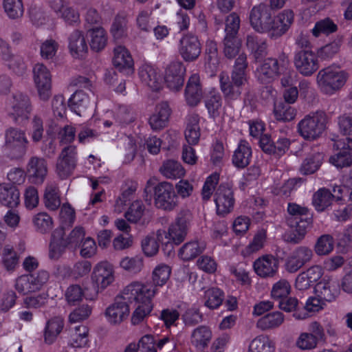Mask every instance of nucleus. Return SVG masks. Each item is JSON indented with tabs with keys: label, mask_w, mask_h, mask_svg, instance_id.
Here are the masks:
<instances>
[{
	"label": "nucleus",
	"mask_w": 352,
	"mask_h": 352,
	"mask_svg": "<svg viewBox=\"0 0 352 352\" xmlns=\"http://www.w3.org/2000/svg\"><path fill=\"white\" fill-rule=\"evenodd\" d=\"M200 127L197 116H191L185 131V138L190 145H195L200 138Z\"/></svg>",
	"instance_id": "nucleus-44"
},
{
	"label": "nucleus",
	"mask_w": 352,
	"mask_h": 352,
	"mask_svg": "<svg viewBox=\"0 0 352 352\" xmlns=\"http://www.w3.org/2000/svg\"><path fill=\"white\" fill-rule=\"evenodd\" d=\"M160 171L168 179L180 178L184 175L185 171L180 163L175 160H167L163 163Z\"/></svg>",
	"instance_id": "nucleus-42"
},
{
	"label": "nucleus",
	"mask_w": 352,
	"mask_h": 352,
	"mask_svg": "<svg viewBox=\"0 0 352 352\" xmlns=\"http://www.w3.org/2000/svg\"><path fill=\"white\" fill-rule=\"evenodd\" d=\"M205 105L210 117L219 116L221 107V97L219 94L210 92L205 100Z\"/></svg>",
	"instance_id": "nucleus-56"
},
{
	"label": "nucleus",
	"mask_w": 352,
	"mask_h": 352,
	"mask_svg": "<svg viewBox=\"0 0 352 352\" xmlns=\"http://www.w3.org/2000/svg\"><path fill=\"white\" fill-rule=\"evenodd\" d=\"M272 16V9L267 4L261 3L254 6L249 14L250 25L260 33Z\"/></svg>",
	"instance_id": "nucleus-20"
},
{
	"label": "nucleus",
	"mask_w": 352,
	"mask_h": 352,
	"mask_svg": "<svg viewBox=\"0 0 352 352\" xmlns=\"http://www.w3.org/2000/svg\"><path fill=\"white\" fill-rule=\"evenodd\" d=\"M294 64L304 76H311L319 68L318 56L310 50H297L294 56Z\"/></svg>",
	"instance_id": "nucleus-10"
},
{
	"label": "nucleus",
	"mask_w": 352,
	"mask_h": 352,
	"mask_svg": "<svg viewBox=\"0 0 352 352\" xmlns=\"http://www.w3.org/2000/svg\"><path fill=\"white\" fill-rule=\"evenodd\" d=\"M64 236L63 226L55 229L52 232L49 245V258L50 259L56 261L59 259L65 252L67 248L69 247Z\"/></svg>",
	"instance_id": "nucleus-24"
},
{
	"label": "nucleus",
	"mask_w": 352,
	"mask_h": 352,
	"mask_svg": "<svg viewBox=\"0 0 352 352\" xmlns=\"http://www.w3.org/2000/svg\"><path fill=\"white\" fill-rule=\"evenodd\" d=\"M255 74L261 83L270 82L275 77L280 74L278 60L272 58L265 59L256 68Z\"/></svg>",
	"instance_id": "nucleus-21"
},
{
	"label": "nucleus",
	"mask_w": 352,
	"mask_h": 352,
	"mask_svg": "<svg viewBox=\"0 0 352 352\" xmlns=\"http://www.w3.org/2000/svg\"><path fill=\"white\" fill-rule=\"evenodd\" d=\"M290 290L291 286L289 282L286 280H280L273 285L271 292L272 300L261 301L255 304L253 308H274V307L283 308L281 307L283 299L287 298Z\"/></svg>",
	"instance_id": "nucleus-16"
},
{
	"label": "nucleus",
	"mask_w": 352,
	"mask_h": 352,
	"mask_svg": "<svg viewBox=\"0 0 352 352\" xmlns=\"http://www.w3.org/2000/svg\"><path fill=\"white\" fill-rule=\"evenodd\" d=\"M313 223L312 214L309 213L306 215H296L288 217L287 223L291 228H295L296 230H305L311 227Z\"/></svg>",
	"instance_id": "nucleus-54"
},
{
	"label": "nucleus",
	"mask_w": 352,
	"mask_h": 352,
	"mask_svg": "<svg viewBox=\"0 0 352 352\" xmlns=\"http://www.w3.org/2000/svg\"><path fill=\"white\" fill-rule=\"evenodd\" d=\"M87 36L90 38V47L95 52L101 51L107 44L106 32L102 27L91 28L87 32Z\"/></svg>",
	"instance_id": "nucleus-37"
},
{
	"label": "nucleus",
	"mask_w": 352,
	"mask_h": 352,
	"mask_svg": "<svg viewBox=\"0 0 352 352\" xmlns=\"http://www.w3.org/2000/svg\"><path fill=\"white\" fill-rule=\"evenodd\" d=\"M120 266L131 273L136 274L141 271L143 266V261L142 259L139 257H126L120 261Z\"/></svg>",
	"instance_id": "nucleus-64"
},
{
	"label": "nucleus",
	"mask_w": 352,
	"mask_h": 352,
	"mask_svg": "<svg viewBox=\"0 0 352 352\" xmlns=\"http://www.w3.org/2000/svg\"><path fill=\"white\" fill-rule=\"evenodd\" d=\"M185 67L181 62H173L166 69L164 81L171 90L179 91L184 83Z\"/></svg>",
	"instance_id": "nucleus-18"
},
{
	"label": "nucleus",
	"mask_w": 352,
	"mask_h": 352,
	"mask_svg": "<svg viewBox=\"0 0 352 352\" xmlns=\"http://www.w3.org/2000/svg\"><path fill=\"white\" fill-rule=\"evenodd\" d=\"M252 148L248 142L241 140L232 156V163L238 168H244L250 163Z\"/></svg>",
	"instance_id": "nucleus-30"
},
{
	"label": "nucleus",
	"mask_w": 352,
	"mask_h": 352,
	"mask_svg": "<svg viewBox=\"0 0 352 352\" xmlns=\"http://www.w3.org/2000/svg\"><path fill=\"white\" fill-rule=\"evenodd\" d=\"M34 82L41 100L47 101L52 95V75L50 70L42 63L33 67Z\"/></svg>",
	"instance_id": "nucleus-12"
},
{
	"label": "nucleus",
	"mask_w": 352,
	"mask_h": 352,
	"mask_svg": "<svg viewBox=\"0 0 352 352\" xmlns=\"http://www.w3.org/2000/svg\"><path fill=\"white\" fill-rule=\"evenodd\" d=\"M89 96L82 91L77 90L68 100L69 108L78 116L84 114L89 106Z\"/></svg>",
	"instance_id": "nucleus-35"
},
{
	"label": "nucleus",
	"mask_w": 352,
	"mask_h": 352,
	"mask_svg": "<svg viewBox=\"0 0 352 352\" xmlns=\"http://www.w3.org/2000/svg\"><path fill=\"white\" fill-rule=\"evenodd\" d=\"M246 46L250 51L251 55L256 62L261 61L267 54L266 41L259 38L256 36L248 35L246 38Z\"/></svg>",
	"instance_id": "nucleus-32"
},
{
	"label": "nucleus",
	"mask_w": 352,
	"mask_h": 352,
	"mask_svg": "<svg viewBox=\"0 0 352 352\" xmlns=\"http://www.w3.org/2000/svg\"><path fill=\"white\" fill-rule=\"evenodd\" d=\"M69 49L73 56L78 57L86 53L88 49L82 31L74 30L68 37Z\"/></svg>",
	"instance_id": "nucleus-33"
},
{
	"label": "nucleus",
	"mask_w": 352,
	"mask_h": 352,
	"mask_svg": "<svg viewBox=\"0 0 352 352\" xmlns=\"http://www.w3.org/2000/svg\"><path fill=\"white\" fill-rule=\"evenodd\" d=\"M223 53L230 59L234 58L241 47V40L237 36H225L223 39Z\"/></svg>",
	"instance_id": "nucleus-49"
},
{
	"label": "nucleus",
	"mask_w": 352,
	"mask_h": 352,
	"mask_svg": "<svg viewBox=\"0 0 352 352\" xmlns=\"http://www.w3.org/2000/svg\"><path fill=\"white\" fill-rule=\"evenodd\" d=\"M294 14L291 10H285L276 17H270L260 33H267L270 38L276 40L284 35L294 22Z\"/></svg>",
	"instance_id": "nucleus-7"
},
{
	"label": "nucleus",
	"mask_w": 352,
	"mask_h": 352,
	"mask_svg": "<svg viewBox=\"0 0 352 352\" xmlns=\"http://www.w3.org/2000/svg\"><path fill=\"white\" fill-rule=\"evenodd\" d=\"M20 203L19 189L10 184H0V204L8 208L17 207Z\"/></svg>",
	"instance_id": "nucleus-29"
},
{
	"label": "nucleus",
	"mask_w": 352,
	"mask_h": 352,
	"mask_svg": "<svg viewBox=\"0 0 352 352\" xmlns=\"http://www.w3.org/2000/svg\"><path fill=\"white\" fill-rule=\"evenodd\" d=\"M323 270L319 265H313L299 274L296 279V287L298 290L309 289L312 285L323 278Z\"/></svg>",
	"instance_id": "nucleus-26"
},
{
	"label": "nucleus",
	"mask_w": 352,
	"mask_h": 352,
	"mask_svg": "<svg viewBox=\"0 0 352 352\" xmlns=\"http://www.w3.org/2000/svg\"><path fill=\"white\" fill-rule=\"evenodd\" d=\"M91 269V263L88 261L76 262L72 268L69 269V275L74 278H79L87 275Z\"/></svg>",
	"instance_id": "nucleus-63"
},
{
	"label": "nucleus",
	"mask_w": 352,
	"mask_h": 352,
	"mask_svg": "<svg viewBox=\"0 0 352 352\" xmlns=\"http://www.w3.org/2000/svg\"><path fill=\"white\" fill-rule=\"evenodd\" d=\"M333 199L340 200V197L333 195L329 189L320 188L314 194L312 204L318 212H323L331 205Z\"/></svg>",
	"instance_id": "nucleus-31"
},
{
	"label": "nucleus",
	"mask_w": 352,
	"mask_h": 352,
	"mask_svg": "<svg viewBox=\"0 0 352 352\" xmlns=\"http://www.w3.org/2000/svg\"><path fill=\"white\" fill-rule=\"evenodd\" d=\"M77 163V148L75 146H65L61 151L56 162V171L61 179L69 177Z\"/></svg>",
	"instance_id": "nucleus-11"
},
{
	"label": "nucleus",
	"mask_w": 352,
	"mask_h": 352,
	"mask_svg": "<svg viewBox=\"0 0 352 352\" xmlns=\"http://www.w3.org/2000/svg\"><path fill=\"white\" fill-rule=\"evenodd\" d=\"M32 221L36 230L42 234L50 232L52 228V219L46 212L38 213L34 216Z\"/></svg>",
	"instance_id": "nucleus-53"
},
{
	"label": "nucleus",
	"mask_w": 352,
	"mask_h": 352,
	"mask_svg": "<svg viewBox=\"0 0 352 352\" xmlns=\"http://www.w3.org/2000/svg\"><path fill=\"white\" fill-rule=\"evenodd\" d=\"M191 214L189 211L180 212L172 223L166 234L176 245L180 244L187 234L188 227L190 221Z\"/></svg>",
	"instance_id": "nucleus-17"
},
{
	"label": "nucleus",
	"mask_w": 352,
	"mask_h": 352,
	"mask_svg": "<svg viewBox=\"0 0 352 352\" xmlns=\"http://www.w3.org/2000/svg\"><path fill=\"white\" fill-rule=\"evenodd\" d=\"M26 169L27 174L32 182L41 184L47 173V162L43 158L34 156L29 160Z\"/></svg>",
	"instance_id": "nucleus-25"
},
{
	"label": "nucleus",
	"mask_w": 352,
	"mask_h": 352,
	"mask_svg": "<svg viewBox=\"0 0 352 352\" xmlns=\"http://www.w3.org/2000/svg\"><path fill=\"white\" fill-rule=\"evenodd\" d=\"M178 52L184 61H195L201 52V44L198 36L192 33L184 34L179 41Z\"/></svg>",
	"instance_id": "nucleus-13"
},
{
	"label": "nucleus",
	"mask_w": 352,
	"mask_h": 352,
	"mask_svg": "<svg viewBox=\"0 0 352 352\" xmlns=\"http://www.w3.org/2000/svg\"><path fill=\"white\" fill-rule=\"evenodd\" d=\"M128 20L125 15L117 14L111 24L110 32L116 41L121 40L127 36Z\"/></svg>",
	"instance_id": "nucleus-39"
},
{
	"label": "nucleus",
	"mask_w": 352,
	"mask_h": 352,
	"mask_svg": "<svg viewBox=\"0 0 352 352\" xmlns=\"http://www.w3.org/2000/svg\"><path fill=\"white\" fill-rule=\"evenodd\" d=\"M155 204L157 208L171 211L177 205V196L173 186L167 182L157 184L153 188Z\"/></svg>",
	"instance_id": "nucleus-9"
},
{
	"label": "nucleus",
	"mask_w": 352,
	"mask_h": 352,
	"mask_svg": "<svg viewBox=\"0 0 352 352\" xmlns=\"http://www.w3.org/2000/svg\"><path fill=\"white\" fill-rule=\"evenodd\" d=\"M214 202L218 215L224 216L232 210L234 204V193L228 184L219 186L214 194Z\"/></svg>",
	"instance_id": "nucleus-15"
},
{
	"label": "nucleus",
	"mask_w": 352,
	"mask_h": 352,
	"mask_svg": "<svg viewBox=\"0 0 352 352\" xmlns=\"http://www.w3.org/2000/svg\"><path fill=\"white\" fill-rule=\"evenodd\" d=\"M211 339L212 331L208 327L204 325L195 329L191 334L192 344L200 350L207 347Z\"/></svg>",
	"instance_id": "nucleus-36"
},
{
	"label": "nucleus",
	"mask_w": 352,
	"mask_h": 352,
	"mask_svg": "<svg viewBox=\"0 0 352 352\" xmlns=\"http://www.w3.org/2000/svg\"><path fill=\"white\" fill-rule=\"evenodd\" d=\"M240 18L236 12H232L226 19V36H237L240 28Z\"/></svg>",
	"instance_id": "nucleus-59"
},
{
	"label": "nucleus",
	"mask_w": 352,
	"mask_h": 352,
	"mask_svg": "<svg viewBox=\"0 0 352 352\" xmlns=\"http://www.w3.org/2000/svg\"><path fill=\"white\" fill-rule=\"evenodd\" d=\"M274 344L267 336L260 335L254 338L248 352H274Z\"/></svg>",
	"instance_id": "nucleus-41"
},
{
	"label": "nucleus",
	"mask_w": 352,
	"mask_h": 352,
	"mask_svg": "<svg viewBox=\"0 0 352 352\" xmlns=\"http://www.w3.org/2000/svg\"><path fill=\"white\" fill-rule=\"evenodd\" d=\"M274 113L277 120L289 122L295 118L296 111L285 102H278L274 104Z\"/></svg>",
	"instance_id": "nucleus-43"
},
{
	"label": "nucleus",
	"mask_w": 352,
	"mask_h": 352,
	"mask_svg": "<svg viewBox=\"0 0 352 352\" xmlns=\"http://www.w3.org/2000/svg\"><path fill=\"white\" fill-rule=\"evenodd\" d=\"M322 155L316 153L308 155L302 162L300 171L303 175L314 173L320 166L322 161Z\"/></svg>",
	"instance_id": "nucleus-47"
},
{
	"label": "nucleus",
	"mask_w": 352,
	"mask_h": 352,
	"mask_svg": "<svg viewBox=\"0 0 352 352\" xmlns=\"http://www.w3.org/2000/svg\"><path fill=\"white\" fill-rule=\"evenodd\" d=\"M327 115L322 111L311 112L298 124V131L307 140H314L321 135L326 128Z\"/></svg>",
	"instance_id": "nucleus-4"
},
{
	"label": "nucleus",
	"mask_w": 352,
	"mask_h": 352,
	"mask_svg": "<svg viewBox=\"0 0 352 352\" xmlns=\"http://www.w3.org/2000/svg\"><path fill=\"white\" fill-rule=\"evenodd\" d=\"M15 287L17 291L23 294L36 291L30 274H25L19 277L16 280Z\"/></svg>",
	"instance_id": "nucleus-61"
},
{
	"label": "nucleus",
	"mask_w": 352,
	"mask_h": 352,
	"mask_svg": "<svg viewBox=\"0 0 352 352\" xmlns=\"http://www.w3.org/2000/svg\"><path fill=\"white\" fill-rule=\"evenodd\" d=\"M2 263L8 271L14 270L19 263V256L13 248L9 245L3 248L2 252Z\"/></svg>",
	"instance_id": "nucleus-55"
},
{
	"label": "nucleus",
	"mask_w": 352,
	"mask_h": 352,
	"mask_svg": "<svg viewBox=\"0 0 352 352\" xmlns=\"http://www.w3.org/2000/svg\"><path fill=\"white\" fill-rule=\"evenodd\" d=\"M64 327V320L60 316L49 320L44 331V341L47 344H53Z\"/></svg>",
	"instance_id": "nucleus-34"
},
{
	"label": "nucleus",
	"mask_w": 352,
	"mask_h": 352,
	"mask_svg": "<svg viewBox=\"0 0 352 352\" xmlns=\"http://www.w3.org/2000/svg\"><path fill=\"white\" fill-rule=\"evenodd\" d=\"M348 78L349 74L346 71L338 67L329 66L318 72L316 82L322 93L331 96L344 86Z\"/></svg>",
	"instance_id": "nucleus-3"
},
{
	"label": "nucleus",
	"mask_w": 352,
	"mask_h": 352,
	"mask_svg": "<svg viewBox=\"0 0 352 352\" xmlns=\"http://www.w3.org/2000/svg\"><path fill=\"white\" fill-rule=\"evenodd\" d=\"M44 202L46 208L50 210H56L60 207V199L56 185H47L44 193Z\"/></svg>",
	"instance_id": "nucleus-45"
},
{
	"label": "nucleus",
	"mask_w": 352,
	"mask_h": 352,
	"mask_svg": "<svg viewBox=\"0 0 352 352\" xmlns=\"http://www.w3.org/2000/svg\"><path fill=\"white\" fill-rule=\"evenodd\" d=\"M170 275V268L166 265H159L155 268L153 272L152 279L153 285L152 286V289H154L155 292L157 291V286H162L164 285L166 281L168 280ZM149 285V284H147Z\"/></svg>",
	"instance_id": "nucleus-51"
},
{
	"label": "nucleus",
	"mask_w": 352,
	"mask_h": 352,
	"mask_svg": "<svg viewBox=\"0 0 352 352\" xmlns=\"http://www.w3.org/2000/svg\"><path fill=\"white\" fill-rule=\"evenodd\" d=\"M139 76L143 83L153 91H158L162 86V79L157 69L149 65H143L139 69Z\"/></svg>",
	"instance_id": "nucleus-28"
},
{
	"label": "nucleus",
	"mask_w": 352,
	"mask_h": 352,
	"mask_svg": "<svg viewBox=\"0 0 352 352\" xmlns=\"http://www.w3.org/2000/svg\"><path fill=\"white\" fill-rule=\"evenodd\" d=\"M333 147L338 153L329 158V162L340 168L350 166L352 164V138L346 137L338 140Z\"/></svg>",
	"instance_id": "nucleus-14"
},
{
	"label": "nucleus",
	"mask_w": 352,
	"mask_h": 352,
	"mask_svg": "<svg viewBox=\"0 0 352 352\" xmlns=\"http://www.w3.org/2000/svg\"><path fill=\"white\" fill-rule=\"evenodd\" d=\"M6 109L8 116L15 123L24 124L30 118L32 106L28 95L16 92L8 100Z\"/></svg>",
	"instance_id": "nucleus-6"
},
{
	"label": "nucleus",
	"mask_w": 352,
	"mask_h": 352,
	"mask_svg": "<svg viewBox=\"0 0 352 352\" xmlns=\"http://www.w3.org/2000/svg\"><path fill=\"white\" fill-rule=\"evenodd\" d=\"M28 144L24 131L14 127L6 130L4 148L11 160L22 159L26 154Z\"/></svg>",
	"instance_id": "nucleus-5"
},
{
	"label": "nucleus",
	"mask_w": 352,
	"mask_h": 352,
	"mask_svg": "<svg viewBox=\"0 0 352 352\" xmlns=\"http://www.w3.org/2000/svg\"><path fill=\"white\" fill-rule=\"evenodd\" d=\"M113 65L120 73L130 75L133 73V60L129 51L119 45L114 49Z\"/></svg>",
	"instance_id": "nucleus-22"
},
{
	"label": "nucleus",
	"mask_w": 352,
	"mask_h": 352,
	"mask_svg": "<svg viewBox=\"0 0 352 352\" xmlns=\"http://www.w3.org/2000/svg\"><path fill=\"white\" fill-rule=\"evenodd\" d=\"M92 280L99 290L104 289L114 280L113 265L107 261H102L97 264L92 274Z\"/></svg>",
	"instance_id": "nucleus-19"
},
{
	"label": "nucleus",
	"mask_w": 352,
	"mask_h": 352,
	"mask_svg": "<svg viewBox=\"0 0 352 352\" xmlns=\"http://www.w3.org/2000/svg\"><path fill=\"white\" fill-rule=\"evenodd\" d=\"M279 262L272 255H265L254 262V270L262 278L273 277L278 269Z\"/></svg>",
	"instance_id": "nucleus-23"
},
{
	"label": "nucleus",
	"mask_w": 352,
	"mask_h": 352,
	"mask_svg": "<svg viewBox=\"0 0 352 352\" xmlns=\"http://www.w3.org/2000/svg\"><path fill=\"white\" fill-rule=\"evenodd\" d=\"M157 240L162 243V251L164 254L170 256L174 254V245H176L175 242L166 234V232L164 230H158L156 232Z\"/></svg>",
	"instance_id": "nucleus-62"
},
{
	"label": "nucleus",
	"mask_w": 352,
	"mask_h": 352,
	"mask_svg": "<svg viewBox=\"0 0 352 352\" xmlns=\"http://www.w3.org/2000/svg\"><path fill=\"white\" fill-rule=\"evenodd\" d=\"M336 285V283L333 282L330 276H324L314 287L317 298L309 297L307 299L304 308H309V306L323 308V306H327L326 302H331L335 299V294L332 292L331 287Z\"/></svg>",
	"instance_id": "nucleus-8"
},
{
	"label": "nucleus",
	"mask_w": 352,
	"mask_h": 352,
	"mask_svg": "<svg viewBox=\"0 0 352 352\" xmlns=\"http://www.w3.org/2000/svg\"><path fill=\"white\" fill-rule=\"evenodd\" d=\"M3 8L11 19H16L23 16L24 8L22 0H4Z\"/></svg>",
	"instance_id": "nucleus-52"
},
{
	"label": "nucleus",
	"mask_w": 352,
	"mask_h": 352,
	"mask_svg": "<svg viewBox=\"0 0 352 352\" xmlns=\"http://www.w3.org/2000/svg\"><path fill=\"white\" fill-rule=\"evenodd\" d=\"M248 65L246 54L242 53L235 60L230 78L225 73L220 74V87L226 100L232 101L239 98L242 87L247 82Z\"/></svg>",
	"instance_id": "nucleus-2"
},
{
	"label": "nucleus",
	"mask_w": 352,
	"mask_h": 352,
	"mask_svg": "<svg viewBox=\"0 0 352 352\" xmlns=\"http://www.w3.org/2000/svg\"><path fill=\"white\" fill-rule=\"evenodd\" d=\"M151 287L138 282L132 283L115 298L114 303L108 308H153L152 298L155 290Z\"/></svg>",
	"instance_id": "nucleus-1"
},
{
	"label": "nucleus",
	"mask_w": 352,
	"mask_h": 352,
	"mask_svg": "<svg viewBox=\"0 0 352 352\" xmlns=\"http://www.w3.org/2000/svg\"><path fill=\"white\" fill-rule=\"evenodd\" d=\"M284 320L283 314L278 311L265 314L256 323V327L262 330L272 329L280 325Z\"/></svg>",
	"instance_id": "nucleus-38"
},
{
	"label": "nucleus",
	"mask_w": 352,
	"mask_h": 352,
	"mask_svg": "<svg viewBox=\"0 0 352 352\" xmlns=\"http://www.w3.org/2000/svg\"><path fill=\"white\" fill-rule=\"evenodd\" d=\"M144 211V204L139 201H134L129 210L125 212L124 217L128 221L137 223L142 217Z\"/></svg>",
	"instance_id": "nucleus-60"
},
{
	"label": "nucleus",
	"mask_w": 352,
	"mask_h": 352,
	"mask_svg": "<svg viewBox=\"0 0 352 352\" xmlns=\"http://www.w3.org/2000/svg\"><path fill=\"white\" fill-rule=\"evenodd\" d=\"M334 247V241L330 234H323L320 236L315 245L314 250L317 255L322 256L329 254Z\"/></svg>",
	"instance_id": "nucleus-50"
},
{
	"label": "nucleus",
	"mask_w": 352,
	"mask_h": 352,
	"mask_svg": "<svg viewBox=\"0 0 352 352\" xmlns=\"http://www.w3.org/2000/svg\"><path fill=\"white\" fill-rule=\"evenodd\" d=\"M204 305L208 308H218L224 300V293L217 287H212L205 292Z\"/></svg>",
	"instance_id": "nucleus-48"
},
{
	"label": "nucleus",
	"mask_w": 352,
	"mask_h": 352,
	"mask_svg": "<svg viewBox=\"0 0 352 352\" xmlns=\"http://www.w3.org/2000/svg\"><path fill=\"white\" fill-rule=\"evenodd\" d=\"M89 330L86 326H78L71 333L69 344L74 348L85 347L87 345Z\"/></svg>",
	"instance_id": "nucleus-46"
},
{
	"label": "nucleus",
	"mask_w": 352,
	"mask_h": 352,
	"mask_svg": "<svg viewBox=\"0 0 352 352\" xmlns=\"http://www.w3.org/2000/svg\"><path fill=\"white\" fill-rule=\"evenodd\" d=\"M338 29L337 25L329 18L318 21L312 30L313 35L316 37L321 34H329L335 32Z\"/></svg>",
	"instance_id": "nucleus-57"
},
{
	"label": "nucleus",
	"mask_w": 352,
	"mask_h": 352,
	"mask_svg": "<svg viewBox=\"0 0 352 352\" xmlns=\"http://www.w3.org/2000/svg\"><path fill=\"white\" fill-rule=\"evenodd\" d=\"M206 61L213 70L219 65L218 50L217 43L213 41H207L206 45Z\"/></svg>",
	"instance_id": "nucleus-58"
},
{
	"label": "nucleus",
	"mask_w": 352,
	"mask_h": 352,
	"mask_svg": "<svg viewBox=\"0 0 352 352\" xmlns=\"http://www.w3.org/2000/svg\"><path fill=\"white\" fill-rule=\"evenodd\" d=\"M205 246L198 241H190L185 243L179 251V256L185 261L192 260L204 251Z\"/></svg>",
	"instance_id": "nucleus-40"
},
{
	"label": "nucleus",
	"mask_w": 352,
	"mask_h": 352,
	"mask_svg": "<svg viewBox=\"0 0 352 352\" xmlns=\"http://www.w3.org/2000/svg\"><path fill=\"white\" fill-rule=\"evenodd\" d=\"M203 97L202 85L197 74H192L188 79L185 89V98L188 105L194 107Z\"/></svg>",
	"instance_id": "nucleus-27"
}]
</instances>
